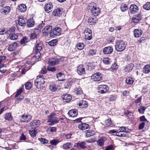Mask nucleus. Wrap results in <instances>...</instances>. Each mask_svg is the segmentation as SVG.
I'll list each match as a JSON object with an SVG mask.
<instances>
[{"instance_id":"15","label":"nucleus","mask_w":150,"mask_h":150,"mask_svg":"<svg viewBox=\"0 0 150 150\" xmlns=\"http://www.w3.org/2000/svg\"><path fill=\"white\" fill-rule=\"evenodd\" d=\"M48 63L51 66L56 65L58 63V60L57 58H52L49 59Z\"/></svg>"},{"instance_id":"64","label":"nucleus","mask_w":150,"mask_h":150,"mask_svg":"<svg viewBox=\"0 0 150 150\" xmlns=\"http://www.w3.org/2000/svg\"><path fill=\"white\" fill-rule=\"evenodd\" d=\"M105 123L106 125H110L111 123V121L110 119H108L106 120L105 121Z\"/></svg>"},{"instance_id":"51","label":"nucleus","mask_w":150,"mask_h":150,"mask_svg":"<svg viewBox=\"0 0 150 150\" xmlns=\"http://www.w3.org/2000/svg\"><path fill=\"white\" fill-rule=\"evenodd\" d=\"M127 128L124 127H120L118 130L119 132H127Z\"/></svg>"},{"instance_id":"23","label":"nucleus","mask_w":150,"mask_h":150,"mask_svg":"<svg viewBox=\"0 0 150 150\" xmlns=\"http://www.w3.org/2000/svg\"><path fill=\"white\" fill-rule=\"evenodd\" d=\"M58 88V86L55 83L53 82L50 83V89L51 91L54 92Z\"/></svg>"},{"instance_id":"14","label":"nucleus","mask_w":150,"mask_h":150,"mask_svg":"<svg viewBox=\"0 0 150 150\" xmlns=\"http://www.w3.org/2000/svg\"><path fill=\"white\" fill-rule=\"evenodd\" d=\"M44 80L45 78L42 75H40L37 76L35 80L37 81V82H39L40 84H42L43 85L45 83Z\"/></svg>"},{"instance_id":"5","label":"nucleus","mask_w":150,"mask_h":150,"mask_svg":"<svg viewBox=\"0 0 150 150\" xmlns=\"http://www.w3.org/2000/svg\"><path fill=\"white\" fill-rule=\"evenodd\" d=\"M102 75L99 72H97L93 74L91 76L92 79L95 81H98L102 80Z\"/></svg>"},{"instance_id":"18","label":"nucleus","mask_w":150,"mask_h":150,"mask_svg":"<svg viewBox=\"0 0 150 150\" xmlns=\"http://www.w3.org/2000/svg\"><path fill=\"white\" fill-rule=\"evenodd\" d=\"M62 98L63 101L64 102H69L71 99V96L68 94L62 95Z\"/></svg>"},{"instance_id":"40","label":"nucleus","mask_w":150,"mask_h":150,"mask_svg":"<svg viewBox=\"0 0 150 150\" xmlns=\"http://www.w3.org/2000/svg\"><path fill=\"white\" fill-rule=\"evenodd\" d=\"M125 81L126 83L128 84H132L133 82V80L132 78L129 77L127 78Z\"/></svg>"},{"instance_id":"33","label":"nucleus","mask_w":150,"mask_h":150,"mask_svg":"<svg viewBox=\"0 0 150 150\" xmlns=\"http://www.w3.org/2000/svg\"><path fill=\"white\" fill-rule=\"evenodd\" d=\"M37 34L34 33H32L30 35V39L32 40H36V42H37Z\"/></svg>"},{"instance_id":"46","label":"nucleus","mask_w":150,"mask_h":150,"mask_svg":"<svg viewBox=\"0 0 150 150\" xmlns=\"http://www.w3.org/2000/svg\"><path fill=\"white\" fill-rule=\"evenodd\" d=\"M38 140L42 142L43 144H47L48 142V141L47 140L43 138H38Z\"/></svg>"},{"instance_id":"43","label":"nucleus","mask_w":150,"mask_h":150,"mask_svg":"<svg viewBox=\"0 0 150 150\" xmlns=\"http://www.w3.org/2000/svg\"><path fill=\"white\" fill-rule=\"evenodd\" d=\"M84 46V45L83 43H79L77 44L76 47L78 49L81 50L83 48Z\"/></svg>"},{"instance_id":"8","label":"nucleus","mask_w":150,"mask_h":150,"mask_svg":"<svg viewBox=\"0 0 150 150\" xmlns=\"http://www.w3.org/2000/svg\"><path fill=\"white\" fill-rule=\"evenodd\" d=\"M77 72L80 75H84L85 74V69L82 65H80L77 67Z\"/></svg>"},{"instance_id":"39","label":"nucleus","mask_w":150,"mask_h":150,"mask_svg":"<svg viewBox=\"0 0 150 150\" xmlns=\"http://www.w3.org/2000/svg\"><path fill=\"white\" fill-rule=\"evenodd\" d=\"M103 62L105 64L108 65L110 64L111 61L109 58L107 57L104 58Z\"/></svg>"},{"instance_id":"55","label":"nucleus","mask_w":150,"mask_h":150,"mask_svg":"<svg viewBox=\"0 0 150 150\" xmlns=\"http://www.w3.org/2000/svg\"><path fill=\"white\" fill-rule=\"evenodd\" d=\"M42 49V46L40 44H38L35 47L36 51H40Z\"/></svg>"},{"instance_id":"22","label":"nucleus","mask_w":150,"mask_h":150,"mask_svg":"<svg viewBox=\"0 0 150 150\" xmlns=\"http://www.w3.org/2000/svg\"><path fill=\"white\" fill-rule=\"evenodd\" d=\"M88 103L86 100H81L80 101L79 103V106L82 108H86L88 106Z\"/></svg>"},{"instance_id":"1","label":"nucleus","mask_w":150,"mask_h":150,"mask_svg":"<svg viewBox=\"0 0 150 150\" xmlns=\"http://www.w3.org/2000/svg\"><path fill=\"white\" fill-rule=\"evenodd\" d=\"M59 120L56 116V114L52 113L48 116L47 122L51 123V125H53L58 123Z\"/></svg>"},{"instance_id":"29","label":"nucleus","mask_w":150,"mask_h":150,"mask_svg":"<svg viewBox=\"0 0 150 150\" xmlns=\"http://www.w3.org/2000/svg\"><path fill=\"white\" fill-rule=\"evenodd\" d=\"M72 146V144L71 142H67L63 145V147L64 149H68L70 148Z\"/></svg>"},{"instance_id":"36","label":"nucleus","mask_w":150,"mask_h":150,"mask_svg":"<svg viewBox=\"0 0 150 150\" xmlns=\"http://www.w3.org/2000/svg\"><path fill=\"white\" fill-rule=\"evenodd\" d=\"M74 91V92L77 94H81L83 93L80 87L75 88Z\"/></svg>"},{"instance_id":"28","label":"nucleus","mask_w":150,"mask_h":150,"mask_svg":"<svg viewBox=\"0 0 150 150\" xmlns=\"http://www.w3.org/2000/svg\"><path fill=\"white\" fill-rule=\"evenodd\" d=\"M133 64H128L126 66V67L125 68L124 70L125 72H128L131 70L133 67Z\"/></svg>"},{"instance_id":"4","label":"nucleus","mask_w":150,"mask_h":150,"mask_svg":"<svg viewBox=\"0 0 150 150\" xmlns=\"http://www.w3.org/2000/svg\"><path fill=\"white\" fill-rule=\"evenodd\" d=\"M98 92L101 93H105L109 89L107 86L105 85H101L99 86L98 87Z\"/></svg>"},{"instance_id":"50","label":"nucleus","mask_w":150,"mask_h":150,"mask_svg":"<svg viewBox=\"0 0 150 150\" xmlns=\"http://www.w3.org/2000/svg\"><path fill=\"white\" fill-rule=\"evenodd\" d=\"M31 86V82H27L25 84V88L27 90H29L30 89Z\"/></svg>"},{"instance_id":"16","label":"nucleus","mask_w":150,"mask_h":150,"mask_svg":"<svg viewBox=\"0 0 150 150\" xmlns=\"http://www.w3.org/2000/svg\"><path fill=\"white\" fill-rule=\"evenodd\" d=\"M30 124V128L33 129L36 126H38L40 125V121L39 120H34L31 122Z\"/></svg>"},{"instance_id":"41","label":"nucleus","mask_w":150,"mask_h":150,"mask_svg":"<svg viewBox=\"0 0 150 150\" xmlns=\"http://www.w3.org/2000/svg\"><path fill=\"white\" fill-rule=\"evenodd\" d=\"M53 8V6L52 4L51 3H48L45 5V9H51Z\"/></svg>"},{"instance_id":"10","label":"nucleus","mask_w":150,"mask_h":150,"mask_svg":"<svg viewBox=\"0 0 150 150\" xmlns=\"http://www.w3.org/2000/svg\"><path fill=\"white\" fill-rule=\"evenodd\" d=\"M113 51V48L110 46L104 47L103 50V53L105 54H111L112 52Z\"/></svg>"},{"instance_id":"27","label":"nucleus","mask_w":150,"mask_h":150,"mask_svg":"<svg viewBox=\"0 0 150 150\" xmlns=\"http://www.w3.org/2000/svg\"><path fill=\"white\" fill-rule=\"evenodd\" d=\"M35 22L33 18L28 19V20L27 25L28 27H32L34 25Z\"/></svg>"},{"instance_id":"11","label":"nucleus","mask_w":150,"mask_h":150,"mask_svg":"<svg viewBox=\"0 0 150 150\" xmlns=\"http://www.w3.org/2000/svg\"><path fill=\"white\" fill-rule=\"evenodd\" d=\"M68 114L70 117H76L78 115L77 110L76 109H72L69 111Z\"/></svg>"},{"instance_id":"56","label":"nucleus","mask_w":150,"mask_h":150,"mask_svg":"<svg viewBox=\"0 0 150 150\" xmlns=\"http://www.w3.org/2000/svg\"><path fill=\"white\" fill-rule=\"evenodd\" d=\"M86 136L87 137H89L93 136L94 134V133L93 132L89 131L87 132L86 133Z\"/></svg>"},{"instance_id":"9","label":"nucleus","mask_w":150,"mask_h":150,"mask_svg":"<svg viewBox=\"0 0 150 150\" xmlns=\"http://www.w3.org/2000/svg\"><path fill=\"white\" fill-rule=\"evenodd\" d=\"M26 19L22 16H20L18 18V22L21 26H25L26 25Z\"/></svg>"},{"instance_id":"19","label":"nucleus","mask_w":150,"mask_h":150,"mask_svg":"<svg viewBox=\"0 0 150 150\" xmlns=\"http://www.w3.org/2000/svg\"><path fill=\"white\" fill-rule=\"evenodd\" d=\"M86 143L84 142H79L75 144V146L79 149H83L85 148L86 147Z\"/></svg>"},{"instance_id":"60","label":"nucleus","mask_w":150,"mask_h":150,"mask_svg":"<svg viewBox=\"0 0 150 150\" xmlns=\"http://www.w3.org/2000/svg\"><path fill=\"white\" fill-rule=\"evenodd\" d=\"M138 7L135 4L131 5L129 7V9H137Z\"/></svg>"},{"instance_id":"30","label":"nucleus","mask_w":150,"mask_h":150,"mask_svg":"<svg viewBox=\"0 0 150 150\" xmlns=\"http://www.w3.org/2000/svg\"><path fill=\"white\" fill-rule=\"evenodd\" d=\"M62 10H54L53 14L55 16H60L62 14Z\"/></svg>"},{"instance_id":"57","label":"nucleus","mask_w":150,"mask_h":150,"mask_svg":"<svg viewBox=\"0 0 150 150\" xmlns=\"http://www.w3.org/2000/svg\"><path fill=\"white\" fill-rule=\"evenodd\" d=\"M47 70L48 71H49L54 72L56 71V68L55 67H48L47 68Z\"/></svg>"},{"instance_id":"34","label":"nucleus","mask_w":150,"mask_h":150,"mask_svg":"<svg viewBox=\"0 0 150 150\" xmlns=\"http://www.w3.org/2000/svg\"><path fill=\"white\" fill-rule=\"evenodd\" d=\"M29 133L31 137H35L37 133V130L36 129L31 131H29Z\"/></svg>"},{"instance_id":"49","label":"nucleus","mask_w":150,"mask_h":150,"mask_svg":"<svg viewBox=\"0 0 150 150\" xmlns=\"http://www.w3.org/2000/svg\"><path fill=\"white\" fill-rule=\"evenodd\" d=\"M5 118L6 120H11L12 119V117L10 113H6V114Z\"/></svg>"},{"instance_id":"20","label":"nucleus","mask_w":150,"mask_h":150,"mask_svg":"<svg viewBox=\"0 0 150 150\" xmlns=\"http://www.w3.org/2000/svg\"><path fill=\"white\" fill-rule=\"evenodd\" d=\"M18 46V43L16 42H14L8 47V50L10 51H12L13 50L16 49Z\"/></svg>"},{"instance_id":"38","label":"nucleus","mask_w":150,"mask_h":150,"mask_svg":"<svg viewBox=\"0 0 150 150\" xmlns=\"http://www.w3.org/2000/svg\"><path fill=\"white\" fill-rule=\"evenodd\" d=\"M28 41V40L27 37L25 36L23 37L21 40L20 43L21 44H22L27 43Z\"/></svg>"},{"instance_id":"24","label":"nucleus","mask_w":150,"mask_h":150,"mask_svg":"<svg viewBox=\"0 0 150 150\" xmlns=\"http://www.w3.org/2000/svg\"><path fill=\"white\" fill-rule=\"evenodd\" d=\"M134 37L137 38L141 36L142 32L141 30L136 29L134 30Z\"/></svg>"},{"instance_id":"2","label":"nucleus","mask_w":150,"mask_h":150,"mask_svg":"<svg viewBox=\"0 0 150 150\" xmlns=\"http://www.w3.org/2000/svg\"><path fill=\"white\" fill-rule=\"evenodd\" d=\"M126 45L125 42L122 40H118L116 43L115 48L118 52L123 51L125 49Z\"/></svg>"},{"instance_id":"7","label":"nucleus","mask_w":150,"mask_h":150,"mask_svg":"<svg viewBox=\"0 0 150 150\" xmlns=\"http://www.w3.org/2000/svg\"><path fill=\"white\" fill-rule=\"evenodd\" d=\"M52 29V26L51 25H47L45 26L42 30V32L45 35H48L50 31Z\"/></svg>"},{"instance_id":"37","label":"nucleus","mask_w":150,"mask_h":150,"mask_svg":"<svg viewBox=\"0 0 150 150\" xmlns=\"http://www.w3.org/2000/svg\"><path fill=\"white\" fill-rule=\"evenodd\" d=\"M37 82V81L35 80L34 83H35V85L36 87L37 88H38V89H41L42 88H43V85L42 84H40L39 83V82Z\"/></svg>"},{"instance_id":"59","label":"nucleus","mask_w":150,"mask_h":150,"mask_svg":"<svg viewBox=\"0 0 150 150\" xmlns=\"http://www.w3.org/2000/svg\"><path fill=\"white\" fill-rule=\"evenodd\" d=\"M71 85L70 82L68 81L65 83L64 85L65 88H68L71 87Z\"/></svg>"},{"instance_id":"13","label":"nucleus","mask_w":150,"mask_h":150,"mask_svg":"<svg viewBox=\"0 0 150 150\" xmlns=\"http://www.w3.org/2000/svg\"><path fill=\"white\" fill-rule=\"evenodd\" d=\"M32 117L29 115H23L22 116V121L24 122H28L31 119Z\"/></svg>"},{"instance_id":"12","label":"nucleus","mask_w":150,"mask_h":150,"mask_svg":"<svg viewBox=\"0 0 150 150\" xmlns=\"http://www.w3.org/2000/svg\"><path fill=\"white\" fill-rule=\"evenodd\" d=\"M78 128L79 129L82 130L88 129L90 128L89 125L85 123L80 124L78 126Z\"/></svg>"},{"instance_id":"21","label":"nucleus","mask_w":150,"mask_h":150,"mask_svg":"<svg viewBox=\"0 0 150 150\" xmlns=\"http://www.w3.org/2000/svg\"><path fill=\"white\" fill-rule=\"evenodd\" d=\"M106 138L105 137H100L98 140L97 142L98 145L102 146L103 145L104 142L106 140Z\"/></svg>"},{"instance_id":"53","label":"nucleus","mask_w":150,"mask_h":150,"mask_svg":"<svg viewBox=\"0 0 150 150\" xmlns=\"http://www.w3.org/2000/svg\"><path fill=\"white\" fill-rule=\"evenodd\" d=\"M59 142V141L55 139L51 140L50 142V143L51 144L54 145H56Z\"/></svg>"},{"instance_id":"17","label":"nucleus","mask_w":150,"mask_h":150,"mask_svg":"<svg viewBox=\"0 0 150 150\" xmlns=\"http://www.w3.org/2000/svg\"><path fill=\"white\" fill-rule=\"evenodd\" d=\"M142 19V16L141 14L134 16L132 18V22L135 23L139 22Z\"/></svg>"},{"instance_id":"61","label":"nucleus","mask_w":150,"mask_h":150,"mask_svg":"<svg viewBox=\"0 0 150 150\" xmlns=\"http://www.w3.org/2000/svg\"><path fill=\"white\" fill-rule=\"evenodd\" d=\"M116 96L115 95H111L109 98V100L110 101H113L115 100Z\"/></svg>"},{"instance_id":"47","label":"nucleus","mask_w":150,"mask_h":150,"mask_svg":"<svg viewBox=\"0 0 150 150\" xmlns=\"http://www.w3.org/2000/svg\"><path fill=\"white\" fill-rule=\"evenodd\" d=\"M5 34H7V29L4 28L0 29V35H3Z\"/></svg>"},{"instance_id":"42","label":"nucleus","mask_w":150,"mask_h":150,"mask_svg":"<svg viewBox=\"0 0 150 150\" xmlns=\"http://www.w3.org/2000/svg\"><path fill=\"white\" fill-rule=\"evenodd\" d=\"M92 15L94 16H97L100 13V10H91Z\"/></svg>"},{"instance_id":"26","label":"nucleus","mask_w":150,"mask_h":150,"mask_svg":"<svg viewBox=\"0 0 150 150\" xmlns=\"http://www.w3.org/2000/svg\"><path fill=\"white\" fill-rule=\"evenodd\" d=\"M143 72L145 74H148L150 72V65H145L143 69Z\"/></svg>"},{"instance_id":"35","label":"nucleus","mask_w":150,"mask_h":150,"mask_svg":"<svg viewBox=\"0 0 150 150\" xmlns=\"http://www.w3.org/2000/svg\"><path fill=\"white\" fill-rule=\"evenodd\" d=\"M15 27H13L10 28L8 30L7 29V34H13L15 33Z\"/></svg>"},{"instance_id":"63","label":"nucleus","mask_w":150,"mask_h":150,"mask_svg":"<svg viewBox=\"0 0 150 150\" xmlns=\"http://www.w3.org/2000/svg\"><path fill=\"white\" fill-rule=\"evenodd\" d=\"M23 91L22 88H20L17 91V93L15 95V97H17L20 95L22 92Z\"/></svg>"},{"instance_id":"25","label":"nucleus","mask_w":150,"mask_h":150,"mask_svg":"<svg viewBox=\"0 0 150 150\" xmlns=\"http://www.w3.org/2000/svg\"><path fill=\"white\" fill-rule=\"evenodd\" d=\"M56 77L58 81H62L64 79V75L61 72H59L56 74Z\"/></svg>"},{"instance_id":"54","label":"nucleus","mask_w":150,"mask_h":150,"mask_svg":"<svg viewBox=\"0 0 150 150\" xmlns=\"http://www.w3.org/2000/svg\"><path fill=\"white\" fill-rule=\"evenodd\" d=\"M116 135L119 137H125L126 134L124 133H122L121 132H119V131L117 130L116 133Z\"/></svg>"},{"instance_id":"31","label":"nucleus","mask_w":150,"mask_h":150,"mask_svg":"<svg viewBox=\"0 0 150 150\" xmlns=\"http://www.w3.org/2000/svg\"><path fill=\"white\" fill-rule=\"evenodd\" d=\"M9 39L12 40H16L17 39L18 36L15 33L10 34L8 36Z\"/></svg>"},{"instance_id":"32","label":"nucleus","mask_w":150,"mask_h":150,"mask_svg":"<svg viewBox=\"0 0 150 150\" xmlns=\"http://www.w3.org/2000/svg\"><path fill=\"white\" fill-rule=\"evenodd\" d=\"M96 6V4L94 3H90L88 6L87 8L88 9H97V8Z\"/></svg>"},{"instance_id":"48","label":"nucleus","mask_w":150,"mask_h":150,"mask_svg":"<svg viewBox=\"0 0 150 150\" xmlns=\"http://www.w3.org/2000/svg\"><path fill=\"white\" fill-rule=\"evenodd\" d=\"M146 108L145 107L141 106L140 108L138 109V111L140 113L143 114L144 113V111Z\"/></svg>"},{"instance_id":"44","label":"nucleus","mask_w":150,"mask_h":150,"mask_svg":"<svg viewBox=\"0 0 150 150\" xmlns=\"http://www.w3.org/2000/svg\"><path fill=\"white\" fill-rule=\"evenodd\" d=\"M57 42V40H54L50 41L48 43V44L51 46H53L56 45Z\"/></svg>"},{"instance_id":"58","label":"nucleus","mask_w":150,"mask_h":150,"mask_svg":"<svg viewBox=\"0 0 150 150\" xmlns=\"http://www.w3.org/2000/svg\"><path fill=\"white\" fill-rule=\"evenodd\" d=\"M96 51L93 50H90L88 53V54L90 56H92L96 54Z\"/></svg>"},{"instance_id":"62","label":"nucleus","mask_w":150,"mask_h":150,"mask_svg":"<svg viewBox=\"0 0 150 150\" xmlns=\"http://www.w3.org/2000/svg\"><path fill=\"white\" fill-rule=\"evenodd\" d=\"M56 129L57 128L55 127H50L49 128V130L52 132H56Z\"/></svg>"},{"instance_id":"3","label":"nucleus","mask_w":150,"mask_h":150,"mask_svg":"<svg viewBox=\"0 0 150 150\" xmlns=\"http://www.w3.org/2000/svg\"><path fill=\"white\" fill-rule=\"evenodd\" d=\"M61 33V28L59 27H56L54 28L50 33V36L55 37L58 36Z\"/></svg>"},{"instance_id":"52","label":"nucleus","mask_w":150,"mask_h":150,"mask_svg":"<svg viewBox=\"0 0 150 150\" xmlns=\"http://www.w3.org/2000/svg\"><path fill=\"white\" fill-rule=\"evenodd\" d=\"M144 9H150V2H147L144 5Z\"/></svg>"},{"instance_id":"6","label":"nucleus","mask_w":150,"mask_h":150,"mask_svg":"<svg viewBox=\"0 0 150 150\" xmlns=\"http://www.w3.org/2000/svg\"><path fill=\"white\" fill-rule=\"evenodd\" d=\"M84 33L85 34V38L86 40H89L92 39V32L90 29L88 28L86 29Z\"/></svg>"},{"instance_id":"45","label":"nucleus","mask_w":150,"mask_h":150,"mask_svg":"<svg viewBox=\"0 0 150 150\" xmlns=\"http://www.w3.org/2000/svg\"><path fill=\"white\" fill-rule=\"evenodd\" d=\"M26 6L25 4H20L17 7L18 9H23L26 8Z\"/></svg>"}]
</instances>
